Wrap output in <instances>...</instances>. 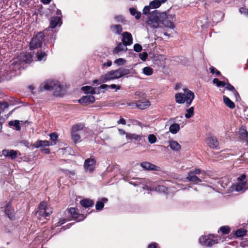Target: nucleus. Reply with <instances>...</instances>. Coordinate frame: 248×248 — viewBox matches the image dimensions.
I'll return each mask as SVG.
<instances>
[{
	"label": "nucleus",
	"mask_w": 248,
	"mask_h": 248,
	"mask_svg": "<svg viewBox=\"0 0 248 248\" xmlns=\"http://www.w3.org/2000/svg\"><path fill=\"white\" fill-rule=\"evenodd\" d=\"M123 42L126 46H129L133 43V38L131 34L128 32H124L123 34Z\"/></svg>",
	"instance_id": "15"
},
{
	"label": "nucleus",
	"mask_w": 248,
	"mask_h": 248,
	"mask_svg": "<svg viewBox=\"0 0 248 248\" xmlns=\"http://www.w3.org/2000/svg\"><path fill=\"white\" fill-rule=\"evenodd\" d=\"M213 83L216 84L217 87L221 86V81L219 80L217 78H214L213 80Z\"/></svg>",
	"instance_id": "58"
},
{
	"label": "nucleus",
	"mask_w": 248,
	"mask_h": 248,
	"mask_svg": "<svg viewBox=\"0 0 248 248\" xmlns=\"http://www.w3.org/2000/svg\"><path fill=\"white\" fill-rule=\"evenodd\" d=\"M207 143L211 148H217L219 143L217 138L215 137L211 136L207 139Z\"/></svg>",
	"instance_id": "19"
},
{
	"label": "nucleus",
	"mask_w": 248,
	"mask_h": 248,
	"mask_svg": "<svg viewBox=\"0 0 248 248\" xmlns=\"http://www.w3.org/2000/svg\"><path fill=\"white\" fill-rule=\"evenodd\" d=\"M9 124L11 126H15L16 129L17 131H19L20 129V126L19 125V121L18 120L11 121L9 122Z\"/></svg>",
	"instance_id": "39"
},
{
	"label": "nucleus",
	"mask_w": 248,
	"mask_h": 248,
	"mask_svg": "<svg viewBox=\"0 0 248 248\" xmlns=\"http://www.w3.org/2000/svg\"><path fill=\"white\" fill-rule=\"evenodd\" d=\"M110 29L113 33L117 34H121L123 31L122 27L120 25H112Z\"/></svg>",
	"instance_id": "24"
},
{
	"label": "nucleus",
	"mask_w": 248,
	"mask_h": 248,
	"mask_svg": "<svg viewBox=\"0 0 248 248\" xmlns=\"http://www.w3.org/2000/svg\"><path fill=\"white\" fill-rule=\"evenodd\" d=\"M247 231L244 229H240L237 230L235 234L238 237H242L246 235Z\"/></svg>",
	"instance_id": "40"
},
{
	"label": "nucleus",
	"mask_w": 248,
	"mask_h": 248,
	"mask_svg": "<svg viewBox=\"0 0 248 248\" xmlns=\"http://www.w3.org/2000/svg\"><path fill=\"white\" fill-rule=\"evenodd\" d=\"M239 134L242 139L248 141V132L244 127L240 128Z\"/></svg>",
	"instance_id": "29"
},
{
	"label": "nucleus",
	"mask_w": 248,
	"mask_h": 248,
	"mask_svg": "<svg viewBox=\"0 0 248 248\" xmlns=\"http://www.w3.org/2000/svg\"><path fill=\"white\" fill-rule=\"evenodd\" d=\"M94 100V97L92 94H89L82 97L80 99H79L78 102L81 104H88L93 103Z\"/></svg>",
	"instance_id": "18"
},
{
	"label": "nucleus",
	"mask_w": 248,
	"mask_h": 248,
	"mask_svg": "<svg viewBox=\"0 0 248 248\" xmlns=\"http://www.w3.org/2000/svg\"><path fill=\"white\" fill-rule=\"evenodd\" d=\"M246 176L244 174L238 178V183L232 186V188L235 191L238 192H244L247 189H248V182H245Z\"/></svg>",
	"instance_id": "7"
},
{
	"label": "nucleus",
	"mask_w": 248,
	"mask_h": 248,
	"mask_svg": "<svg viewBox=\"0 0 248 248\" xmlns=\"http://www.w3.org/2000/svg\"><path fill=\"white\" fill-rule=\"evenodd\" d=\"M114 19L118 22H123L124 21V18L122 15H116L114 17Z\"/></svg>",
	"instance_id": "49"
},
{
	"label": "nucleus",
	"mask_w": 248,
	"mask_h": 248,
	"mask_svg": "<svg viewBox=\"0 0 248 248\" xmlns=\"http://www.w3.org/2000/svg\"><path fill=\"white\" fill-rule=\"evenodd\" d=\"M126 45H125L123 42V43H120L118 46L114 48L113 50L114 53L117 54L121 51H125L127 48Z\"/></svg>",
	"instance_id": "23"
},
{
	"label": "nucleus",
	"mask_w": 248,
	"mask_h": 248,
	"mask_svg": "<svg viewBox=\"0 0 248 248\" xmlns=\"http://www.w3.org/2000/svg\"><path fill=\"white\" fill-rule=\"evenodd\" d=\"M169 146L171 149L175 151H179L181 148V146L179 143L175 140L170 141Z\"/></svg>",
	"instance_id": "26"
},
{
	"label": "nucleus",
	"mask_w": 248,
	"mask_h": 248,
	"mask_svg": "<svg viewBox=\"0 0 248 248\" xmlns=\"http://www.w3.org/2000/svg\"><path fill=\"white\" fill-rule=\"evenodd\" d=\"M210 71L212 74H216L217 76L220 75V72L213 66L210 67Z\"/></svg>",
	"instance_id": "51"
},
{
	"label": "nucleus",
	"mask_w": 248,
	"mask_h": 248,
	"mask_svg": "<svg viewBox=\"0 0 248 248\" xmlns=\"http://www.w3.org/2000/svg\"><path fill=\"white\" fill-rule=\"evenodd\" d=\"M126 138L127 140H135L136 141H140L141 140V137L138 134L134 133H127Z\"/></svg>",
	"instance_id": "27"
},
{
	"label": "nucleus",
	"mask_w": 248,
	"mask_h": 248,
	"mask_svg": "<svg viewBox=\"0 0 248 248\" xmlns=\"http://www.w3.org/2000/svg\"><path fill=\"white\" fill-rule=\"evenodd\" d=\"M54 87V93L55 95L61 96L63 95L64 93V89L59 82L57 81L56 82Z\"/></svg>",
	"instance_id": "14"
},
{
	"label": "nucleus",
	"mask_w": 248,
	"mask_h": 248,
	"mask_svg": "<svg viewBox=\"0 0 248 248\" xmlns=\"http://www.w3.org/2000/svg\"><path fill=\"white\" fill-rule=\"evenodd\" d=\"M18 151L14 150L4 149L2 151V154L6 157L15 159L17 156Z\"/></svg>",
	"instance_id": "13"
},
{
	"label": "nucleus",
	"mask_w": 248,
	"mask_h": 248,
	"mask_svg": "<svg viewBox=\"0 0 248 248\" xmlns=\"http://www.w3.org/2000/svg\"><path fill=\"white\" fill-rule=\"evenodd\" d=\"M158 244L156 243H152L149 245L148 248H157Z\"/></svg>",
	"instance_id": "59"
},
{
	"label": "nucleus",
	"mask_w": 248,
	"mask_h": 248,
	"mask_svg": "<svg viewBox=\"0 0 248 248\" xmlns=\"http://www.w3.org/2000/svg\"><path fill=\"white\" fill-rule=\"evenodd\" d=\"M57 81H46L42 83L40 86V91H42L43 90L47 91H52Z\"/></svg>",
	"instance_id": "10"
},
{
	"label": "nucleus",
	"mask_w": 248,
	"mask_h": 248,
	"mask_svg": "<svg viewBox=\"0 0 248 248\" xmlns=\"http://www.w3.org/2000/svg\"><path fill=\"white\" fill-rule=\"evenodd\" d=\"M67 213L71 215L73 218L77 219L78 221L83 220L85 218L84 215L78 214L75 208H69L67 210Z\"/></svg>",
	"instance_id": "11"
},
{
	"label": "nucleus",
	"mask_w": 248,
	"mask_h": 248,
	"mask_svg": "<svg viewBox=\"0 0 248 248\" xmlns=\"http://www.w3.org/2000/svg\"><path fill=\"white\" fill-rule=\"evenodd\" d=\"M140 166L145 170H155V171H160L161 168L155 165V164H152L149 162H143L140 163Z\"/></svg>",
	"instance_id": "9"
},
{
	"label": "nucleus",
	"mask_w": 248,
	"mask_h": 248,
	"mask_svg": "<svg viewBox=\"0 0 248 248\" xmlns=\"http://www.w3.org/2000/svg\"><path fill=\"white\" fill-rule=\"evenodd\" d=\"M117 123L118 124H122L124 125L126 124L125 120L123 118H121Z\"/></svg>",
	"instance_id": "60"
},
{
	"label": "nucleus",
	"mask_w": 248,
	"mask_h": 248,
	"mask_svg": "<svg viewBox=\"0 0 248 248\" xmlns=\"http://www.w3.org/2000/svg\"><path fill=\"white\" fill-rule=\"evenodd\" d=\"M56 14L58 16H60L59 17H62L61 11L59 9H57L56 11Z\"/></svg>",
	"instance_id": "64"
},
{
	"label": "nucleus",
	"mask_w": 248,
	"mask_h": 248,
	"mask_svg": "<svg viewBox=\"0 0 248 248\" xmlns=\"http://www.w3.org/2000/svg\"><path fill=\"white\" fill-rule=\"evenodd\" d=\"M190 172H193V173H194V174L196 175V174H200V173H202L203 174H205V171H202L200 169H195L193 171H190Z\"/></svg>",
	"instance_id": "55"
},
{
	"label": "nucleus",
	"mask_w": 248,
	"mask_h": 248,
	"mask_svg": "<svg viewBox=\"0 0 248 248\" xmlns=\"http://www.w3.org/2000/svg\"><path fill=\"white\" fill-rule=\"evenodd\" d=\"M135 94L136 96H139L140 98H144L145 97V93H142L140 91H137L135 92Z\"/></svg>",
	"instance_id": "54"
},
{
	"label": "nucleus",
	"mask_w": 248,
	"mask_h": 248,
	"mask_svg": "<svg viewBox=\"0 0 248 248\" xmlns=\"http://www.w3.org/2000/svg\"><path fill=\"white\" fill-rule=\"evenodd\" d=\"M142 72L146 76H149L153 74V69L149 66H146L142 69Z\"/></svg>",
	"instance_id": "35"
},
{
	"label": "nucleus",
	"mask_w": 248,
	"mask_h": 248,
	"mask_svg": "<svg viewBox=\"0 0 248 248\" xmlns=\"http://www.w3.org/2000/svg\"><path fill=\"white\" fill-rule=\"evenodd\" d=\"M108 88H109L112 90L115 89L116 91H117V90L120 89L121 86L119 85H116L115 84H111L110 86H108Z\"/></svg>",
	"instance_id": "56"
},
{
	"label": "nucleus",
	"mask_w": 248,
	"mask_h": 248,
	"mask_svg": "<svg viewBox=\"0 0 248 248\" xmlns=\"http://www.w3.org/2000/svg\"><path fill=\"white\" fill-rule=\"evenodd\" d=\"M180 128V125L178 124L175 123L170 125L169 131L171 133L175 134L179 131Z\"/></svg>",
	"instance_id": "30"
},
{
	"label": "nucleus",
	"mask_w": 248,
	"mask_h": 248,
	"mask_svg": "<svg viewBox=\"0 0 248 248\" xmlns=\"http://www.w3.org/2000/svg\"><path fill=\"white\" fill-rule=\"evenodd\" d=\"M130 74V70L128 69L121 67L118 69L112 70L102 75L99 78L101 82L105 83L110 80L119 79L125 75Z\"/></svg>",
	"instance_id": "2"
},
{
	"label": "nucleus",
	"mask_w": 248,
	"mask_h": 248,
	"mask_svg": "<svg viewBox=\"0 0 248 248\" xmlns=\"http://www.w3.org/2000/svg\"><path fill=\"white\" fill-rule=\"evenodd\" d=\"M46 217H47L52 213V210L51 207L47 206L46 202Z\"/></svg>",
	"instance_id": "53"
},
{
	"label": "nucleus",
	"mask_w": 248,
	"mask_h": 248,
	"mask_svg": "<svg viewBox=\"0 0 248 248\" xmlns=\"http://www.w3.org/2000/svg\"><path fill=\"white\" fill-rule=\"evenodd\" d=\"M194 108L193 107H190L189 108L187 109L186 110V113L185 115V117L187 119H189L192 117L194 115Z\"/></svg>",
	"instance_id": "36"
},
{
	"label": "nucleus",
	"mask_w": 248,
	"mask_h": 248,
	"mask_svg": "<svg viewBox=\"0 0 248 248\" xmlns=\"http://www.w3.org/2000/svg\"><path fill=\"white\" fill-rule=\"evenodd\" d=\"M71 133L72 140L75 143H77L80 140V137L78 133L71 131Z\"/></svg>",
	"instance_id": "38"
},
{
	"label": "nucleus",
	"mask_w": 248,
	"mask_h": 248,
	"mask_svg": "<svg viewBox=\"0 0 248 248\" xmlns=\"http://www.w3.org/2000/svg\"><path fill=\"white\" fill-rule=\"evenodd\" d=\"M183 92L175 94V101L178 104H184L186 102L187 106H189L191 104L195 98L194 93L186 88L183 89Z\"/></svg>",
	"instance_id": "3"
},
{
	"label": "nucleus",
	"mask_w": 248,
	"mask_h": 248,
	"mask_svg": "<svg viewBox=\"0 0 248 248\" xmlns=\"http://www.w3.org/2000/svg\"><path fill=\"white\" fill-rule=\"evenodd\" d=\"M41 152L46 154H48L50 153V150L48 148H43L41 149Z\"/></svg>",
	"instance_id": "61"
},
{
	"label": "nucleus",
	"mask_w": 248,
	"mask_h": 248,
	"mask_svg": "<svg viewBox=\"0 0 248 248\" xmlns=\"http://www.w3.org/2000/svg\"><path fill=\"white\" fill-rule=\"evenodd\" d=\"M82 90L86 93H90L92 95L95 93V89L89 86L82 87Z\"/></svg>",
	"instance_id": "32"
},
{
	"label": "nucleus",
	"mask_w": 248,
	"mask_h": 248,
	"mask_svg": "<svg viewBox=\"0 0 248 248\" xmlns=\"http://www.w3.org/2000/svg\"><path fill=\"white\" fill-rule=\"evenodd\" d=\"M60 24H62L61 17H53L50 20V27L51 28H55L57 25Z\"/></svg>",
	"instance_id": "22"
},
{
	"label": "nucleus",
	"mask_w": 248,
	"mask_h": 248,
	"mask_svg": "<svg viewBox=\"0 0 248 248\" xmlns=\"http://www.w3.org/2000/svg\"><path fill=\"white\" fill-rule=\"evenodd\" d=\"M96 161L94 158H90L84 161V169L86 172L92 173L95 168Z\"/></svg>",
	"instance_id": "8"
},
{
	"label": "nucleus",
	"mask_w": 248,
	"mask_h": 248,
	"mask_svg": "<svg viewBox=\"0 0 248 248\" xmlns=\"http://www.w3.org/2000/svg\"><path fill=\"white\" fill-rule=\"evenodd\" d=\"M104 206V204L102 202L98 201L95 205V208L97 210H102Z\"/></svg>",
	"instance_id": "46"
},
{
	"label": "nucleus",
	"mask_w": 248,
	"mask_h": 248,
	"mask_svg": "<svg viewBox=\"0 0 248 248\" xmlns=\"http://www.w3.org/2000/svg\"><path fill=\"white\" fill-rule=\"evenodd\" d=\"M118 132H119V134L121 136L124 135H126V134L127 133H126L125 132V131H124L123 129H118Z\"/></svg>",
	"instance_id": "62"
},
{
	"label": "nucleus",
	"mask_w": 248,
	"mask_h": 248,
	"mask_svg": "<svg viewBox=\"0 0 248 248\" xmlns=\"http://www.w3.org/2000/svg\"><path fill=\"white\" fill-rule=\"evenodd\" d=\"M134 50L137 52H140L142 50V46H141L139 44H135L134 45Z\"/></svg>",
	"instance_id": "48"
},
{
	"label": "nucleus",
	"mask_w": 248,
	"mask_h": 248,
	"mask_svg": "<svg viewBox=\"0 0 248 248\" xmlns=\"http://www.w3.org/2000/svg\"><path fill=\"white\" fill-rule=\"evenodd\" d=\"M80 204L84 207L88 208L93 206V202L92 200L85 199L80 202Z\"/></svg>",
	"instance_id": "28"
},
{
	"label": "nucleus",
	"mask_w": 248,
	"mask_h": 248,
	"mask_svg": "<svg viewBox=\"0 0 248 248\" xmlns=\"http://www.w3.org/2000/svg\"><path fill=\"white\" fill-rule=\"evenodd\" d=\"M220 238L214 234L202 236L199 238V242L202 245L207 247H211L218 243Z\"/></svg>",
	"instance_id": "4"
},
{
	"label": "nucleus",
	"mask_w": 248,
	"mask_h": 248,
	"mask_svg": "<svg viewBox=\"0 0 248 248\" xmlns=\"http://www.w3.org/2000/svg\"><path fill=\"white\" fill-rule=\"evenodd\" d=\"M36 56L37 60L41 61L46 59V55L45 52L40 51L37 52Z\"/></svg>",
	"instance_id": "41"
},
{
	"label": "nucleus",
	"mask_w": 248,
	"mask_h": 248,
	"mask_svg": "<svg viewBox=\"0 0 248 248\" xmlns=\"http://www.w3.org/2000/svg\"><path fill=\"white\" fill-rule=\"evenodd\" d=\"M44 34L40 32L34 35L31 39L30 43V48L33 50L40 47L44 41Z\"/></svg>",
	"instance_id": "6"
},
{
	"label": "nucleus",
	"mask_w": 248,
	"mask_h": 248,
	"mask_svg": "<svg viewBox=\"0 0 248 248\" xmlns=\"http://www.w3.org/2000/svg\"><path fill=\"white\" fill-rule=\"evenodd\" d=\"M62 170V171H63L66 174H67L70 176H73L75 174L74 171H73V170L70 171L68 170Z\"/></svg>",
	"instance_id": "57"
},
{
	"label": "nucleus",
	"mask_w": 248,
	"mask_h": 248,
	"mask_svg": "<svg viewBox=\"0 0 248 248\" xmlns=\"http://www.w3.org/2000/svg\"><path fill=\"white\" fill-rule=\"evenodd\" d=\"M4 207L5 214L10 219H13L14 218V211L12 209L10 203L9 202L6 203Z\"/></svg>",
	"instance_id": "17"
},
{
	"label": "nucleus",
	"mask_w": 248,
	"mask_h": 248,
	"mask_svg": "<svg viewBox=\"0 0 248 248\" xmlns=\"http://www.w3.org/2000/svg\"><path fill=\"white\" fill-rule=\"evenodd\" d=\"M219 230L223 234H228L230 232V231L229 227L227 226L221 227Z\"/></svg>",
	"instance_id": "44"
},
{
	"label": "nucleus",
	"mask_w": 248,
	"mask_h": 248,
	"mask_svg": "<svg viewBox=\"0 0 248 248\" xmlns=\"http://www.w3.org/2000/svg\"><path fill=\"white\" fill-rule=\"evenodd\" d=\"M167 18L166 12L155 10L149 15L146 23L153 29L161 28V25H163L166 28L173 29L175 28L174 24L170 20H167Z\"/></svg>",
	"instance_id": "1"
},
{
	"label": "nucleus",
	"mask_w": 248,
	"mask_h": 248,
	"mask_svg": "<svg viewBox=\"0 0 248 248\" xmlns=\"http://www.w3.org/2000/svg\"><path fill=\"white\" fill-rule=\"evenodd\" d=\"M151 9H152V8L150 6V4L149 5L145 6L142 10L143 14L144 15L148 14V16H149V15L151 13H149ZM148 16H147V17Z\"/></svg>",
	"instance_id": "47"
},
{
	"label": "nucleus",
	"mask_w": 248,
	"mask_h": 248,
	"mask_svg": "<svg viewBox=\"0 0 248 248\" xmlns=\"http://www.w3.org/2000/svg\"><path fill=\"white\" fill-rule=\"evenodd\" d=\"M139 57L141 60L145 61L148 57V54L147 52H144L140 54Z\"/></svg>",
	"instance_id": "52"
},
{
	"label": "nucleus",
	"mask_w": 248,
	"mask_h": 248,
	"mask_svg": "<svg viewBox=\"0 0 248 248\" xmlns=\"http://www.w3.org/2000/svg\"><path fill=\"white\" fill-rule=\"evenodd\" d=\"M112 62L110 61H108L107 62L104 63V66H107L108 67H109L111 65Z\"/></svg>",
	"instance_id": "63"
},
{
	"label": "nucleus",
	"mask_w": 248,
	"mask_h": 248,
	"mask_svg": "<svg viewBox=\"0 0 248 248\" xmlns=\"http://www.w3.org/2000/svg\"><path fill=\"white\" fill-rule=\"evenodd\" d=\"M151 104L149 100L138 101L136 103V106L137 108L144 109L150 106Z\"/></svg>",
	"instance_id": "20"
},
{
	"label": "nucleus",
	"mask_w": 248,
	"mask_h": 248,
	"mask_svg": "<svg viewBox=\"0 0 248 248\" xmlns=\"http://www.w3.org/2000/svg\"><path fill=\"white\" fill-rule=\"evenodd\" d=\"M130 14L133 16H135L136 19H139L141 17V13L137 11V10L134 8H130L129 9Z\"/></svg>",
	"instance_id": "34"
},
{
	"label": "nucleus",
	"mask_w": 248,
	"mask_h": 248,
	"mask_svg": "<svg viewBox=\"0 0 248 248\" xmlns=\"http://www.w3.org/2000/svg\"><path fill=\"white\" fill-rule=\"evenodd\" d=\"M168 190L167 187L163 186H158L156 188L155 190L159 192H166Z\"/></svg>",
	"instance_id": "45"
},
{
	"label": "nucleus",
	"mask_w": 248,
	"mask_h": 248,
	"mask_svg": "<svg viewBox=\"0 0 248 248\" xmlns=\"http://www.w3.org/2000/svg\"><path fill=\"white\" fill-rule=\"evenodd\" d=\"M36 215L39 217H46L45 202H42L40 203L38 207V210L36 212Z\"/></svg>",
	"instance_id": "16"
},
{
	"label": "nucleus",
	"mask_w": 248,
	"mask_h": 248,
	"mask_svg": "<svg viewBox=\"0 0 248 248\" xmlns=\"http://www.w3.org/2000/svg\"><path fill=\"white\" fill-rule=\"evenodd\" d=\"M226 89L230 91L233 93V95L235 97L236 100H238L240 98V96L238 93L235 90L234 87L231 85L229 82L226 84Z\"/></svg>",
	"instance_id": "25"
},
{
	"label": "nucleus",
	"mask_w": 248,
	"mask_h": 248,
	"mask_svg": "<svg viewBox=\"0 0 248 248\" xmlns=\"http://www.w3.org/2000/svg\"><path fill=\"white\" fill-rule=\"evenodd\" d=\"M125 62V61L123 58H119L114 61V63L119 65H124Z\"/></svg>",
	"instance_id": "50"
},
{
	"label": "nucleus",
	"mask_w": 248,
	"mask_h": 248,
	"mask_svg": "<svg viewBox=\"0 0 248 248\" xmlns=\"http://www.w3.org/2000/svg\"><path fill=\"white\" fill-rule=\"evenodd\" d=\"M167 0H154L150 2V6L152 9L159 8L162 4L165 3Z\"/></svg>",
	"instance_id": "21"
},
{
	"label": "nucleus",
	"mask_w": 248,
	"mask_h": 248,
	"mask_svg": "<svg viewBox=\"0 0 248 248\" xmlns=\"http://www.w3.org/2000/svg\"><path fill=\"white\" fill-rule=\"evenodd\" d=\"M32 60V56L30 54H27L24 56L23 61L25 63H30Z\"/></svg>",
	"instance_id": "42"
},
{
	"label": "nucleus",
	"mask_w": 248,
	"mask_h": 248,
	"mask_svg": "<svg viewBox=\"0 0 248 248\" xmlns=\"http://www.w3.org/2000/svg\"><path fill=\"white\" fill-rule=\"evenodd\" d=\"M49 136L51 140L52 141V142H50L46 140H38L34 142L33 145V147L36 148H38L43 146H49L55 145L56 143V141L58 137V135L56 133H52L49 135Z\"/></svg>",
	"instance_id": "5"
},
{
	"label": "nucleus",
	"mask_w": 248,
	"mask_h": 248,
	"mask_svg": "<svg viewBox=\"0 0 248 248\" xmlns=\"http://www.w3.org/2000/svg\"><path fill=\"white\" fill-rule=\"evenodd\" d=\"M245 6L239 9V12L248 17V0H245Z\"/></svg>",
	"instance_id": "33"
},
{
	"label": "nucleus",
	"mask_w": 248,
	"mask_h": 248,
	"mask_svg": "<svg viewBox=\"0 0 248 248\" xmlns=\"http://www.w3.org/2000/svg\"><path fill=\"white\" fill-rule=\"evenodd\" d=\"M186 179L188 181L193 182L195 184H199L202 181V179H204V177L201 176V178H199L194 174V173L189 172Z\"/></svg>",
	"instance_id": "12"
},
{
	"label": "nucleus",
	"mask_w": 248,
	"mask_h": 248,
	"mask_svg": "<svg viewBox=\"0 0 248 248\" xmlns=\"http://www.w3.org/2000/svg\"><path fill=\"white\" fill-rule=\"evenodd\" d=\"M223 98L224 102L227 106H228L231 109L234 108H235L234 103L232 101H231L228 97L224 95L223 96Z\"/></svg>",
	"instance_id": "31"
},
{
	"label": "nucleus",
	"mask_w": 248,
	"mask_h": 248,
	"mask_svg": "<svg viewBox=\"0 0 248 248\" xmlns=\"http://www.w3.org/2000/svg\"><path fill=\"white\" fill-rule=\"evenodd\" d=\"M148 141L151 144H153L156 141V137L154 134H150L148 137Z\"/></svg>",
	"instance_id": "43"
},
{
	"label": "nucleus",
	"mask_w": 248,
	"mask_h": 248,
	"mask_svg": "<svg viewBox=\"0 0 248 248\" xmlns=\"http://www.w3.org/2000/svg\"><path fill=\"white\" fill-rule=\"evenodd\" d=\"M83 125L81 124H75L72 126L71 131L78 133L80 131L83 129Z\"/></svg>",
	"instance_id": "37"
}]
</instances>
